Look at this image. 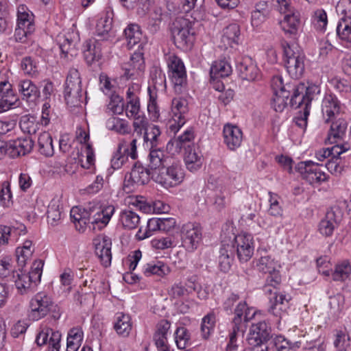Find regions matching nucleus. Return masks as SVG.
Instances as JSON below:
<instances>
[{
  "label": "nucleus",
  "instance_id": "b1692460",
  "mask_svg": "<svg viewBox=\"0 0 351 351\" xmlns=\"http://www.w3.org/2000/svg\"><path fill=\"white\" fill-rule=\"evenodd\" d=\"M169 157L165 156L164 151L160 149L151 148L149 154L147 167L152 173L158 172L162 167L169 165Z\"/></svg>",
  "mask_w": 351,
  "mask_h": 351
},
{
  "label": "nucleus",
  "instance_id": "79ce46f5",
  "mask_svg": "<svg viewBox=\"0 0 351 351\" xmlns=\"http://www.w3.org/2000/svg\"><path fill=\"white\" fill-rule=\"evenodd\" d=\"M61 204L59 199H53L47 208V220L51 226H56L61 219Z\"/></svg>",
  "mask_w": 351,
  "mask_h": 351
},
{
  "label": "nucleus",
  "instance_id": "0e129e2a",
  "mask_svg": "<svg viewBox=\"0 0 351 351\" xmlns=\"http://www.w3.org/2000/svg\"><path fill=\"white\" fill-rule=\"evenodd\" d=\"M43 265L44 263L43 261H35L31 267V271L28 274L32 280L36 285L40 281Z\"/></svg>",
  "mask_w": 351,
  "mask_h": 351
},
{
  "label": "nucleus",
  "instance_id": "864d4df0",
  "mask_svg": "<svg viewBox=\"0 0 351 351\" xmlns=\"http://www.w3.org/2000/svg\"><path fill=\"white\" fill-rule=\"evenodd\" d=\"M194 138L193 133L191 130H186L183 134L172 141V145H175L176 150L186 149L188 146L195 145L193 142Z\"/></svg>",
  "mask_w": 351,
  "mask_h": 351
},
{
  "label": "nucleus",
  "instance_id": "4be33fe9",
  "mask_svg": "<svg viewBox=\"0 0 351 351\" xmlns=\"http://www.w3.org/2000/svg\"><path fill=\"white\" fill-rule=\"evenodd\" d=\"M97 241H94L95 253L99 258L102 265L107 267L110 265L112 260L111 239L106 236H104L101 241L99 242H97Z\"/></svg>",
  "mask_w": 351,
  "mask_h": 351
},
{
  "label": "nucleus",
  "instance_id": "49530a36",
  "mask_svg": "<svg viewBox=\"0 0 351 351\" xmlns=\"http://www.w3.org/2000/svg\"><path fill=\"white\" fill-rule=\"evenodd\" d=\"M350 335L346 328L335 330L333 345L337 350H346L347 348L350 345Z\"/></svg>",
  "mask_w": 351,
  "mask_h": 351
},
{
  "label": "nucleus",
  "instance_id": "dca6fc26",
  "mask_svg": "<svg viewBox=\"0 0 351 351\" xmlns=\"http://www.w3.org/2000/svg\"><path fill=\"white\" fill-rule=\"evenodd\" d=\"M265 274H267L265 287H272L276 289L281 282V276L280 274V265L269 256L265 257Z\"/></svg>",
  "mask_w": 351,
  "mask_h": 351
},
{
  "label": "nucleus",
  "instance_id": "338daca9",
  "mask_svg": "<svg viewBox=\"0 0 351 351\" xmlns=\"http://www.w3.org/2000/svg\"><path fill=\"white\" fill-rule=\"evenodd\" d=\"M17 100L18 97L14 93L8 95L0 93V112L8 110Z\"/></svg>",
  "mask_w": 351,
  "mask_h": 351
},
{
  "label": "nucleus",
  "instance_id": "58836bf2",
  "mask_svg": "<svg viewBox=\"0 0 351 351\" xmlns=\"http://www.w3.org/2000/svg\"><path fill=\"white\" fill-rule=\"evenodd\" d=\"M19 125L23 132L29 134H36L40 127L36 117L30 114L21 117Z\"/></svg>",
  "mask_w": 351,
  "mask_h": 351
},
{
  "label": "nucleus",
  "instance_id": "20e7f679",
  "mask_svg": "<svg viewBox=\"0 0 351 351\" xmlns=\"http://www.w3.org/2000/svg\"><path fill=\"white\" fill-rule=\"evenodd\" d=\"M171 31L174 43L178 47L184 49L192 45L193 33L191 32V23L189 19L176 18L172 23Z\"/></svg>",
  "mask_w": 351,
  "mask_h": 351
},
{
  "label": "nucleus",
  "instance_id": "473e14b6",
  "mask_svg": "<svg viewBox=\"0 0 351 351\" xmlns=\"http://www.w3.org/2000/svg\"><path fill=\"white\" fill-rule=\"evenodd\" d=\"M84 56L86 62L91 64L95 61H98L101 57V49L98 46L97 40H87L84 44Z\"/></svg>",
  "mask_w": 351,
  "mask_h": 351
},
{
  "label": "nucleus",
  "instance_id": "ea45409f",
  "mask_svg": "<svg viewBox=\"0 0 351 351\" xmlns=\"http://www.w3.org/2000/svg\"><path fill=\"white\" fill-rule=\"evenodd\" d=\"M119 219L123 227L128 230L136 228L140 222L139 215L131 210L122 211Z\"/></svg>",
  "mask_w": 351,
  "mask_h": 351
},
{
  "label": "nucleus",
  "instance_id": "2f4dec72",
  "mask_svg": "<svg viewBox=\"0 0 351 351\" xmlns=\"http://www.w3.org/2000/svg\"><path fill=\"white\" fill-rule=\"evenodd\" d=\"M349 149L350 145L348 143L337 144L331 148H324L317 151L315 153V157L319 161H323L330 156L332 158H335L336 157H339L341 154L348 151Z\"/></svg>",
  "mask_w": 351,
  "mask_h": 351
},
{
  "label": "nucleus",
  "instance_id": "f3484780",
  "mask_svg": "<svg viewBox=\"0 0 351 351\" xmlns=\"http://www.w3.org/2000/svg\"><path fill=\"white\" fill-rule=\"evenodd\" d=\"M34 146V142L30 137L18 138L10 141L9 157L12 158L25 156L29 154Z\"/></svg>",
  "mask_w": 351,
  "mask_h": 351
},
{
  "label": "nucleus",
  "instance_id": "393cba45",
  "mask_svg": "<svg viewBox=\"0 0 351 351\" xmlns=\"http://www.w3.org/2000/svg\"><path fill=\"white\" fill-rule=\"evenodd\" d=\"M170 327L171 322L167 319H162L156 325L153 339L155 345L160 350H167L168 348L167 335Z\"/></svg>",
  "mask_w": 351,
  "mask_h": 351
},
{
  "label": "nucleus",
  "instance_id": "e2e57ef3",
  "mask_svg": "<svg viewBox=\"0 0 351 351\" xmlns=\"http://www.w3.org/2000/svg\"><path fill=\"white\" fill-rule=\"evenodd\" d=\"M263 4L258 3L256 5V9L252 12V25L256 28L260 29L263 23Z\"/></svg>",
  "mask_w": 351,
  "mask_h": 351
},
{
  "label": "nucleus",
  "instance_id": "7c9ffc66",
  "mask_svg": "<svg viewBox=\"0 0 351 351\" xmlns=\"http://www.w3.org/2000/svg\"><path fill=\"white\" fill-rule=\"evenodd\" d=\"M17 16V25L26 27L27 32H33L34 31V14L25 5H20L19 6Z\"/></svg>",
  "mask_w": 351,
  "mask_h": 351
},
{
  "label": "nucleus",
  "instance_id": "e433bc0d",
  "mask_svg": "<svg viewBox=\"0 0 351 351\" xmlns=\"http://www.w3.org/2000/svg\"><path fill=\"white\" fill-rule=\"evenodd\" d=\"M170 271L169 267L161 261H157L156 263H148L143 269V273L146 276L155 275L158 277H164L168 275Z\"/></svg>",
  "mask_w": 351,
  "mask_h": 351
},
{
  "label": "nucleus",
  "instance_id": "4c0bfd02",
  "mask_svg": "<svg viewBox=\"0 0 351 351\" xmlns=\"http://www.w3.org/2000/svg\"><path fill=\"white\" fill-rule=\"evenodd\" d=\"M52 137L49 132L41 133L38 139L39 152L45 156H51L54 153Z\"/></svg>",
  "mask_w": 351,
  "mask_h": 351
},
{
  "label": "nucleus",
  "instance_id": "9b49d317",
  "mask_svg": "<svg viewBox=\"0 0 351 351\" xmlns=\"http://www.w3.org/2000/svg\"><path fill=\"white\" fill-rule=\"evenodd\" d=\"M182 245L193 252L197 248L202 239V228L198 224L187 223L182 228Z\"/></svg>",
  "mask_w": 351,
  "mask_h": 351
},
{
  "label": "nucleus",
  "instance_id": "69168bd1",
  "mask_svg": "<svg viewBox=\"0 0 351 351\" xmlns=\"http://www.w3.org/2000/svg\"><path fill=\"white\" fill-rule=\"evenodd\" d=\"M271 287H265V292L269 293L270 295V297L269 298L270 304L269 311H273L276 308V306L283 304V302L285 300V296L282 294L278 295L276 291L272 293Z\"/></svg>",
  "mask_w": 351,
  "mask_h": 351
},
{
  "label": "nucleus",
  "instance_id": "774afa93",
  "mask_svg": "<svg viewBox=\"0 0 351 351\" xmlns=\"http://www.w3.org/2000/svg\"><path fill=\"white\" fill-rule=\"evenodd\" d=\"M16 229L12 227L0 225V245H7L9 239H14V234Z\"/></svg>",
  "mask_w": 351,
  "mask_h": 351
},
{
  "label": "nucleus",
  "instance_id": "f704fd0d",
  "mask_svg": "<svg viewBox=\"0 0 351 351\" xmlns=\"http://www.w3.org/2000/svg\"><path fill=\"white\" fill-rule=\"evenodd\" d=\"M292 95V90H282L280 93H274L271 101V106L276 112H282L288 105V100L290 101Z\"/></svg>",
  "mask_w": 351,
  "mask_h": 351
},
{
  "label": "nucleus",
  "instance_id": "5701e85b",
  "mask_svg": "<svg viewBox=\"0 0 351 351\" xmlns=\"http://www.w3.org/2000/svg\"><path fill=\"white\" fill-rule=\"evenodd\" d=\"M266 330H265V332ZM265 343H267L266 350L267 351L269 346L272 345L275 347L276 351H296L300 347V341L291 342L282 336H276L273 338H267V335H265Z\"/></svg>",
  "mask_w": 351,
  "mask_h": 351
},
{
  "label": "nucleus",
  "instance_id": "8fccbe9b",
  "mask_svg": "<svg viewBox=\"0 0 351 351\" xmlns=\"http://www.w3.org/2000/svg\"><path fill=\"white\" fill-rule=\"evenodd\" d=\"M174 336L175 342L179 349H184L190 344L191 335L185 327H178Z\"/></svg>",
  "mask_w": 351,
  "mask_h": 351
},
{
  "label": "nucleus",
  "instance_id": "a18cd8bd",
  "mask_svg": "<svg viewBox=\"0 0 351 351\" xmlns=\"http://www.w3.org/2000/svg\"><path fill=\"white\" fill-rule=\"evenodd\" d=\"M351 274V265L348 261H343L336 265L335 270L331 273L335 281H344Z\"/></svg>",
  "mask_w": 351,
  "mask_h": 351
},
{
  "label": "nucleus",
  "instance_id": "1a4fd4ad",
  "mask_svg": "<svg viewBox=\"0 0 351 351\" xmlns=\"http://www.w3.org/2000/svg\"><path fill=\"white\" fill-rule=\"evenodd\" d=\"M88 213L86 219L87 223H90L93 230H101L109 222L112 215L114 212V207L113 206H108L104 208L101 207H90L88 208Z\"/></svg>",
  "mask_w": 351,
  "mask_h": 351
},
{
  "label": "nucleus",
  "instance_id": "f8f14e48",
  "mask_svg": "<svg viewBox=\"0 0 351 351\" xmlns=\"http://www.w3.org/2000/svg\"><path fill=\"white\" fill-rule=\"evenodd\" d=\"M343 218V213L339 207H331L327 212L325 218L319 224V232L326 237L331 236Z\"/></svg>",
  "mask_w": 351,
  "mask_h": 351
},
{
  "label": "nucleus",
  "instance_id": "c9c22d12",
  "mask_svg": "<svg viewBox=\"0 0 351 351\" xmlns=\"http://www.w3.org/2000/svg\"><path fill=\"white\" fill-rule=\"evenodd\" d=\"M230 64L225 60L214 62L212 64L210 75L211 78L226 77L232 73Z\"/></svg>",
  "mask_w": 351,
  "mask_h": 351
},
{
  "label": "nucleus",
  "instance_id": "6e6d98bb",
  "mask_svg": "<svg viewBox=\"0 0 351 351\" xmlns=\"http://www.w3.org/2000/svg\"><path fill=\"white\" fill-rule=\"evenodd\" d=\"M107 127L118 133L124 134L130 132L128 124L123 119L117 117H111L107 121Z\"/></svg>",
  "mask_w": 351,
  "mask_h": 351
},
{
  "label": "nucleus",
  "instance_id": "39448f33",
  "mask_svg": "<svg viewBox=\"0 0 351 351\" xmlns=\"http://www.w3.org/2000/svg\"><path fill=\"white\" fill-rule=\"evenodd\" d=\"M151 177L152 173L150 169L137 161L134 162L131 171L125 174L123 189L128 193L132 192L136 188L147 184Z\"/></svg>",
  "mask_w": 351,
  "mask_h": 351
},
{
  "label": "nucleus",
  "instance_id": "2eb2a0df",
  "mask_svg": "<svg viewBox=\"0 0 351 351\" xmlns=\"http://www.w3.org/2000/svg\"><path fill=\"white\" fill-rule=\"evenodd\" d=\"M171 106L175 123L170 125V129L171 131H176L185 123L184 114L188 112V102L186 99L182 97L174 98Z\"/></svg>",
  "mask_w": 351,
  "mask_h": 351
},
{
  "label": "nucleus",
  "instance_id": "4d7b16f0",
  "mask_svg": "<svg viewBox=\"0 0 351 351\" xmlns=\"http://www.w3.org/2000/svg\"><path fill=\"white\" fill-rule=\"evenodd\" d=\"M21 67L26 75L34 76L38 73L37 62L31 56H25L22 59Z\"/></svg>",
  "mask_w": 351,
  "mask_h": 351
},
{
  "label": "nucleus",
  "instance_id": "a878e982",
  "mask_svg": "<svg viewBox=\"0 0 351 351\" xmlns=\"http://www.w3.org/2000/svg\"><path fill=\"white\" fill-rule=\"evenodd\" d=\"M19 90L22 99L29 103H35L40 95V89L29 80H21L19 84Z\"/></svg>",
  "mask_w": 351,
  "mask_h": 351
},
{
  "label": "nucleus",
  "instance_id": "6ab92c4d",
  "mask_svg": "<svg viewBox=\"0 0 351 351\" xmlns=\"http://www.w3.org/2000/svg\"><path fill=\"white\" fill-rule=\"evenodd\" d=\"M114 12L110 10L106 11L104 17H101L97 23L96 33L100 40H108L114 37L111 32L112 28Z\"/></svg>",
  "mask_w": 351,
  "mask_h": 351
},
{
  "label": "nucleus",
  "instance_id": "603ef678",
  "mask_svg": "<svg viewBox=\"0 0 351 351\" xmlns=\"http://www.w3.org/2000/svg\"><path fill=\"white\" fill-rule=\"evenodd\" d=\"M82 90L81 79L77 69L71 68L66 77L64 90Z\"/></svg>",
  "mask_w": 351,
  "mask_h": 351
},
{
  "label": "nucleus",
  "instance_id": "bf43d9fd",
  "mask_svg": "<svg viewBox=\"0 0 351 351\" xmlns=\"http://www.w3.org/2000/svg\"><path fill=\"white\" fill-rule=\"evenodd\" d=\"M270 87L273 93H280L282 90H292L294 85L284 84L282 77L280 75H274L270 80Z\"/></svg>",
  "mask_w": 351,
  "mask_h": 351
},
{
  "label": "nucleus",
  "instance_id": "72a5a7b5",
  "mask_svg": "<svg viewBox=\"0 0 351 351\" xmlns=\"http://www.w3.org/2000/svg\"><path fill=\"white\" fill-rule=\"evenodd\" d=\"M114 328L119 335L128 337L132 330V322L130 315L123 313H117Z\"/></svg>",
  "mask_w": 351,
  "mask_h": 351
},
{
  "label": "nucleus",
  "instance_id": "de8ad7c7",
  "mask_svg": "<svg viewBox=\"0 0 351 351\" xmlns=\"http://www.w3.org/2000/svg\"><path fill=\"white\" fill-rule=\"evenodd\" d=\"M337 33L339 37L347 42H351V17H342L338 23Z\"/></svg>",
  "mask_w": 351,
  "mask_h": 351
},
{
  "label": "nucleus",
  "instance_id": "3c124183",
  "mask_svg": "<svg viewBox=\"0 0 351 351\" xmlns=\"http://www.w3.org/2000/svg\"><path fill=\"white\" fill-rule=\"evenodd\" d=\"M12 280L14 281L17 289L21 294L26 293L30 288L32 283H34L29 275L25 274H13Z\"/></svg>",
  "mask_w": 351,
  "mask_h": 351
},
{
  "label": "nucleus",
  "instance_id": "aec40b11",
  "mask_svg": "<svg viewBox=\"0 0 351 351\" xmlns=\"http://www.w3.org/2000/svg\"><path fill=\"white\" fill-rule=\"evenodd\" d=\"M224 143L228 149L235 150L240 147L243 140V133L241 129L230 124H227L223 128Z\"/></svg>",
  "mask_w": 351,
  "mask_h": 351
},
{
  "label": "nucleus",
  "instance_id": "f03ea898",
  "mask_svg": "<svg viewBox=\"0 0 351 351\" xmlns=\"http://www.w3.org/2000/svg\"><path fill=\"white\" fill-rule=\"evenodd\" d=\"M29 317L32 320H39L50 313L55 320L60 317V310L52 299L44 293H38L30 301Z\"/></svg>",
  "mask_w": 351,
  "mask_h": 351
},
{
  "label": "nucleus",
  "instance_id": "c756f323",
  "mask_svg": "<svg viewBox=\"0 0 351 351\" xmlns=\"http://www.w3.org/2000/svg\"><path fill=\"white\" fill-rule=\"evenodd\" d=\"M300 14L295 10L285 14L284 19L280 22L282 29L289 34H295L300 25Z\"/></svg>",
  "mask_w": 351,
  "mask_h": 351
},
{
  "label": "nucleus",
  "instance_id": "0eeeda50",
  "mask_svg": "<svg viewBox=\"0 0 351 351\" xmlns=\"http://www.w3.org/2000/svg\"><path fill=\"white\" fill-rule=\"evenodd\" d=\"M228 245H232L233 253H236L241 262H247L253 255L252 237L247 233L233 235V239L227 240Z\"/></svg>",
  "mask_w": 351,
  "mask_h": 351
},
{
  "label": "nucleus",
  "instance_id": "c03bdc74",
  "mask_svg": "<svg viewBox=\"0 0 351 351\" xmlns=\"http://www.w3.org/2000/svg\"><path fill=\"white\" fill-rule=\"evenodd\" d=\"M240 36V28L239 26L236 23H232L228 25L223 29V34L222 36V40L223 43L232 47V44H238V40Z\"/></svg>",
  "mask_w": 351,
  "mask_h": 351
},
{
  "label": "nucleus",
  "instance_id": "bb28decb",
  "mask_svg": "<svg viewBox=\"0 0 351 351\" xmlns=\"http://www.w3.org/2000/svg\"><path fill=\"white\" fill-rule=\"evenodd\" d=\"M239 77L243 80L253 81L258 74V69L250 58H243L237 65Z\"/></svg>",
  "mask_w": 351,
  "mask_h": 351
},
{
  "label": "nucleus",
  "instance_id": "c85d7f7f",
  "mask_svg": "<svg viewBox=\"0 0 351 351\" xmlns=\"http://www.w3.org/2000/svg\"><path fill=\"white\" fill-rule=\"evenodd\" d=\"M263 329L262 322L253 324L251 326L249 337L247 338L248 343L252 346L251 351H263L262 344L263 343Z\"/></svg>",
  "mask_w": 351,
  "mask_h": 351
},
{
  "label": "nucleus",
  "instance_id": "423d86ee",
  "mask_svg": "<svg viewBox=\"0 0 351 351\" xmlns=\"http://www.w3.org/2000/svg\"><path fill=\"white\" fill-rule=\"evenodd\" d=\"M152 178L165 188L180 184L184 178V173L178 163L162 167L158 172L152 173Z\"/></svg>",
  "mask_w": 351,
  "mask_h": 351
},
{
  "label": "nucleus",
  "instance_id": "4468645a",
  "mask_svg": "<svg viewBox=\"0 0 351 351\" xmlns=\"http://www.w3.org/2000/svg\"><path fill=\"white\" fill-rule=\"evenodd\" d=\"M61 334L49 328H44L37 335L36 342L38 346L49 343L48 351H60Z\"/></svg>",
  "mask_w": 351,
  "mask_h": 351
},
{
  "label": "nucleus",
  "instance_id": "a211bd4d",
  "mask_svg": "<svg viewBox=\"0 0 351 351\" xmlns=\"http://www.w3.org/2000/svg\"><path fill=\"white\" fill-rule=\"evenodd\" d=\"M329 123H331V125L326 142L330 144H341V141L346 135L347 121L344 119L337 117Z\"/></svg>",
  "mask_w": 351,
  "mask_h": 351
},
{
  "label": "nucleus",
  "instance_id": "09e8293b",
  "mask_svg": "<svg viewBox=\"0 0 351 351\" xmlns=\"http://www.w3.org/2000/svg\"><path fill=\"white\" fill-rule=\"evenodd\" d=\"M82 90H64V99L66 105L71 108L81 106Z\"/></svg>",
  "mask_w": 351,
  "mask_h": 351
},
{
  "label": "nucleus",
  "instance_id": "6e6552de",
  "mask_svg": "<svg viewBox=\"0 0 351 351\" xmlns=\"http://www.w3.org/2000/svg\"><path fill=\"white\" fill-rule=\"evenodd\" d=\"M295 169L311 184H320L328 179V176L321 170L319 164L311 160L298 162Z\"/></svg>",
  "mask_w": 351,
  "mask_h": 351
},
{
  "label": "nucleus",
  "instance_id": "37998d69",
  "mask_svg": "<svg viewBox=\"0 0 351 351\" xmlns=\"http://www.w3.org/2000/svg\"><path fill=\"white\" fill-rule=\"evenodd\" d=\"M83 340V331L80 328L71 329L67 337L66 351H77Z\"/></svg>",
  "mask_w": 351,
  "mask_h": 351
},
{
  "label": "nucleus",
  "instance_id": "7ed1b4c3",
  "mask_svg": "<svg viewBox=\"0 0 351 351\" xmlns=\"http://www.w3.org/2000/svg\"><path fill=\"white\" fill-rule=\"evenodd\" d=\"M319 92V87L315 84H311L306 86L304 83H300L294 85L289 104L295 109L302 107H307L310 109L312 100Z\"/></svg>",
  "mask_w": 351,
  "mask_h": 351
},
{
  "label": "nucleus",
  "instance_id": "5fc2aeb1",
  "mask_svg": "<svg viewBox=\"0 0 351 351\" xmlns=\"http://www.w3.org/2000/svg\"><path fill=\"white\" fill-rule=\"evenodd\" d=\"M160 135V130L158 126L150 125L146 128L144 132V141L147 143L150 142L151 148H155L158 144V138Z\"/></svg>",
  "mask_w": 351,
  "mask_h": 351
},
{
  "label": "nucleus",
  "instance_id": "9d476101",
  "mask_svg": "<svg viewBox=\"0 0 351 351\" xmlns=\"http://www.w3.org/2000/svg\"><path fill=\"white\" fill-rule=\"evenodd\" d=\"M169 75L174 84L176 91H181L186 84V72L182 60L176 56H171L168 59Z\"/></svg>",
  "mask_w": 351,
  "mask_h": 351
},
{
  "label": "nucleus",
  "instance_id": "a19ab883",
  "mask_svg": "<svg viewBox=\"0 0 351 351\" xmlns=\"http://www.w3.org/2000/svg\"><path fill=\"white\" fill-rule=\"evenodd\" d=\"M125 38L129 48L138 44L142 38L140 27L136 24L129 25L124 30Z\"/></svg>",
  "mask_w": 351,
  "mask_h": 351
},
{
  "label": "nucleus",
  "instance_id": "13d9d810",
  "mask_svg": "<svg viewBox=\"0 0 351 351\" xmlns=\"http://www.w3.org/2000/svg\"><path fill=\"white\" fill-rule=\"evenodd\" d=\"M127 66L130 67L132 71L138 75L145 69V62L141 53H134L130 58V60L124 64Z\"/></svg>",
  "mask_w": 351,
  "mask_h": 351
},
{
  "label": "nucleus",
  "instance_id": "052dcab7",
  "mask_svg": "<svg viewBox=\"0 0 351 351\" xmlns=\"http://www.w3.org/2000/svg\"><path fill=\"white\" fill-rule=\"evenodd\" d=\"M215 323V315L213 312L208 313L202 319L201 324V331L202 337L207 339L210 332V330L213 328Z\"/></svg>",
  "mask_w": 351,
  "mask_h": 351
},
{
  "label": "nucleus",
  "instance_id": "cd10ccee",
  "mask_svg": "<svg viewBox=\"0 0 351 351\" xmlns=\"http://www.w3.org/2000/svg\"><path fill=\"white\" fill-rule=\"evenodd\" d=\"M184 159L186 168L191 171L197 170L202 165V156L195 145L188 146L184 149Z\"/></svg>",
  "mask_w": 351,
  "mask_h": 351
},
{
  "label": "nucleus",
  "instance_id": "f257e3e1",
  "mask_svg": "<svg viewBox=\"0 0 351 351\" xmlns=\"http://www.w3.org/2000/svg\"><path fill=\"white\" fill-rule=\"evenodd\" d=\"M284 62L289 75L294 79L300 78L305 69V55L300 46L295 43H282Z\"/></svg>",
  "mask_w": 351,
  "mask_h": 351
},
{
  "label": "nucleus",
  "instance_id": "680f3d73",
  "mask_svg": "<svg viewBox=\"0 0 351 351\" xmlns=\"http://www.w3.org/2000/svg\"><path fill=\"white\" fill-rule=\"evenodd\" d=\"M12 195L9 182H4L0 190V203L3 207H9L12 204Z\"/></svg>",
  "mask_w": 351,
  "mask_h": 351
},
{
  "label": "nucleus",
  "instance_id": "412c9836",
  "mask_svg": "<svg viewBox=\"0 0 351 351\" xmlns=\"http://www.w3.org/2000/svg\"><path fill=\"white\" fill-rule=\"evenodd\" d=\"M234 254L232 245H228L226 239L222 240L218 258L219 267L221 271L226 273L230 269Z\"/></svg>",
  "mask_w": 351,
  "mask_h": 351
},
{
  "label": "nucleus",
  "instance_id": "ddd939ff",
  "mask_svg": "<svg viewBox=\"0 0 351 351\" xmlns=\"http://www.w3.org/2000/svg\"><path fill=\"white\" fill-rule=\"evenodd\" d=\"M341 111V104L335 95H325L322 102V114L324 123H328L330 121L336 119Z\"/></svg>",
  "mask_w": 351,
  "mask_h": 351
}]
</instances>
